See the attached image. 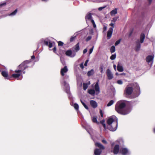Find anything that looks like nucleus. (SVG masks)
<instances>
[{
	"mask_svg": "<svg viewBox=\"0 0 155 155\" xmlns=\"http://www.w3.org/2000/svg\"><path fill=\"white\" fill-rule=\"evenodd\" d=\"M148 1L149 2V4H150L152 2V0H148Z\"/></svg>",
	"mask_w": 155,
	"mask_h": 155,
	"instance_id": "obj_57",
	"label": "nucleus"
},
{
	"mask_svg": "<svg viewBox=\"0 0 155 155\" xmlns=\"http://www.w3.org/2000/svg\"><path fill=\"white\" fill-rule=\"evenodd\" d=\"M120 152L122 155H129L130 154V151L126 148H121L120 149Z\"/></svg>",
	"mask_w": 155,
	"mask_h": 155,
	"instance_id": "obj_10",
	"label": "nucleus"
},
{
	"mask_svg": "<svg viewBox=\"0 0 155 155\" xmlns=\"http://www.w3.org/2000/svg\"><path fill=\"white\" fill-rule=\"evenodd\" d=\"M117 13V8H115V9L112 10L110 12V14L111 15L113 16L115 15Z\"/></svg>",
	"mask_w": 155,
	"mask_h": 155,
	"instance_id": "obj_25",
	"label": "nucleus"
},
{
	"mask_svg": "<svg viewBox=\"0 0 155 155\" xmlns=\"http://www.w3.org/2000/svg\"><path fill=\"white\" fill-rule=\"evenodd\" d=\"M117 69L119 72H122L124 71V69L122 66L120 65V63L118 62L117 66Z\"/></svg>",
	"mask_w": 155,
	"mask_h": 155,
	"instance_id": "obj_15",
	"label": "nucleus"
},
{
	"mask_svg": "<svg viewBox=\"0 0 155 155\" xmlns=\"http://www.w3.org/2000/svg\"><path fill=\"white\" fill-rule=\"evenodd\" d=\"M87 51V49H85L83 51V53L84 54L86 53Z\"/></svg>",
	"mask_w": 155,
	"mask_h": 155,
	"instance_id": "obj_49",
	"label": "nucleus"
},
{
	"mask_svg": "<svg viewBox=\"0 0 155 155\" xmlns=\"http://www.w3.org/2000/svg\"><path fill=\"white\" fill-rule=\"evenodd\" d=\"M60 60L62 64L64 65L65 64V61H64V60L62 61V58H60Z\"/></svg>",
	"mask_w": 155,
	"mask_h": 155,
	"instance_id": "obj_53",
	"label": "nucleus"
},
{
	"mask_svg": "<svg viewBox=\"0 0 155 155\" xmlns=\"http://www.w3.org/2000/svg\"><path fill=\"white\" fill-rule=\"evenodd\" d=\"M120 39H119L115 43V46H117L119 44H120Z\"/></svg>",
	"mask_w": 155,
	"mask_h": 155,
	"instance_id": "obj_36",
	"label": "nucleus"
},
{
	"mask_svg": "<svg viewBox=\"0 0 155 155\" xmlns=\"http://www.w3.org/2000/svg\"><path fill=\"white\" fill-rule=\"evenodd\" d=\"M118 18L117 17H115L112 20V21L114 22H115L117 20Z\"/></svg>",
	"mask_w": 155,
	"mask_h": 155,
	"instance_id": "obj_38",
	"label": "nucleus"
},
{
	"mask_svg": "<svg viewBox=\"0 0 155 155\" xmlns=\"http://www.w3.org/2000/svg\"><path fill=\"white\" fill-rule=\"evenodd\" d=\"M114 24L113 23H111L109 24V26H112V27H111V28H114Z\"/></svg>",
	"mask_w": 155,
	"mask_h": 155,
	"instance_id": "obj_50",
	"label": "nucleus"
},
{
	"mask_svg": "<svg viewBox=\"0 0 155 155\" xmlns=\"http://www.w3.org/2000/svg\"><path fill=\"white\" fill-rule=\"evenodd\" d=\"M116 54H113L110 56V59L111 60H114L116 58Z\"/></svg>",
	"mask_w": 155,
	"mask_h": 155,
	"instance_id": "obj_34",
	"label": "nucleus"
},
{
	"mask_svg": "<svg viewBox=\"0 0 155 155\" xmlns=\"http://www.w3.org/2000/svg\"><path fill=\"white\" fill-rule=\"evenodd\" d=\"M76 35H75V33H74V36H72L70 38V41L71 42L75 40L76 37Z\"/></svg>",
	"mask_w": 155,
	"mask_h": 155,
	"instance_id": "obj_29",
	"label": "nucleus"
},
{
	"mask_svg": "<svg viewBox=\"0 0 155 155\" xmlns=\"http://www.w3.org/2000/svg\"><path fill=\"white\" fill-rule=\"evenodd\" d=\"M31 60H26L24 61L18 67V70H15V73L12 74L13 78H19L22 74L23 70L28 67L32 66L34 64L30 65Z\"/></svg>",
	"mask_w": 155,
	"mask_h": 155,
	"instance_id": "obj_3",
	"label": "nucleus"
},
{
	"mask_svg": "<svg viewBox=\"0 0 155 155\" xmlns=\"http://www.w3.org/2000/svg\"><path fill=\"white\" fill-rule=\"evenodd\" d=\"M102 143L104 144H107V141L104 139L102 140Z\"/></svg>",
	"mask_w": 155,
	"mask_h": 155,
	"instance_id": "obj_47",
	"label": "nucleus"
},
{
	"mask_svg": "<svg viewBox=\"0 0 155 155\" xmlns=\"http://www.w3.org/2000/svg\"><path fill=\"white\" fill-rule=\"evenodd\" d=\"M61 85L64 86V90L68 94L69 98L71 99L72 98V96L70 92V88L69 84L67 82L65 78H63L61 80Z\"/></svg>",
	"mask_w": 155,
	"mask_h": 155,
	"instance_id": "obj_6",
	"label": "nucleus"
},
{
	"mask_svg": "<svg viewBox=\"0 0 155 155\" xmlns=\"http://www.w3.org/2000/svg\"><path fill=\"white\" fill-rule=\"evenodd\" d=\"M94 89L95 92H96V94H99L100 92V88L99 86V81H97L96 83L94 85Z\"/></svg>",
	"mask_w": 155,
	"mask_h": 155,
	"instance_id": "obj_13",
	"label": "nucleus"
},
{
	"mask_svg": "<svg viewBox=\"0 0 155 155\" xmlns=\"http://www.w3.org/2000/svg\"><path fill=\"white\" fill-rule=\"evenodd\" d=\"M68 71L67 67L66 66H65L64 68L62 69L61 70V74L62 75L64 76V73H66Z\"/></svg>",
	"mask_w": 155,
	"mask_h": 155,
	"instance_id": "obj_22",
	"label": "nucleus"
},
{
	"mask_svg": "<svg viewBox=\"0 0 155 155\" xmlns=\"http://www.w3.org/2000/svg\"><path fill=\"white\" fill-rule=\"evenodd\" d=\"M43 42L45 45L47 46H48L49 48H51L52 47V43L49 39L48 38H46L45 39L42 38L38 42L37 49H38L39 48V45L41 44Z\"/></svg>",
	"mask_w": 155,
	"mask_h": 155,
	"instance_id": "obj_7",
	"label": "nucleus"
},
{
	"mask_svg": "<svg viewBox=\"0 0 155 155\" xmlns=\"http://www.w3.org/2000/svg\"><path fill=\"white\" fill-rule=\"evenodd\" d=\"M145 37V36L144 34L143 33H141L140 35V42L141 43H142L143 42Z\"/></svg>",
	"mask_w": 155,
	"mask_h": 155,
	"instance_id": "obj_21",
	"label": "nucleus"
},
{
	"mask_svg": "<svg viewBox=\"0 0 155 155\" xmlns=\"http://www.w3.org/2000/svg\"><path fill=\"white\" fill-rule=\"evenodd\" d=\"M90 84L89 81H87V82L84 83L83 84V88L84 90H86L88 87V86Z\"/></svg>",
	"mask_w": 155,
	"mask_h": 155,
	"instance_id": "obj_18",
	"label": "nucleus"
},
{
	"mask_svg": "<svg viewBox=\"0 0 155 155\" xmlns=\"http://www.w3.org/2000/svg\"><path fill=\"white\" fill-rule=\"evenodd\" d=\"M153 132L155 133V128L153 129Z\"/></svg>",
	"mask_w": 155,
	"mask_h": 155,
	"instance_id": "obj_62",
	"label": "nucleus"
},
{
	"mask_svg": "<svg viewBox=\"0 0 155 155\" xmlns=\"http://www.w3.org/2000/svg\"><path fill=\"white\" fill-rule=\"evenodd\" d=\"M115 51V47L113 45L110 48V51L111 53H114Z\"/></svg>",
	"mask_w": 155,
	"mask_h": 155,
	"instance_id": "obj_30",
	"label": "nucleus"
},
{
	"mask_svg": "<svg viewBox=\"0 0 155 155\" xmlns=\"http://www.w3.org/2000/svg\"><path fill=\"white\" fill-rule=\"evenodd\" d=\"M94 73V70L93 69H92L90 71L88 72L87 73V75L89 77L92 75H93Z\"/></svg>",
	"mask_w": 155,
	"mask_h": 155,
	"instance_id": "obj_27",
	"label": "nucleus"
},
{
	"mask_svg": "<svg viewBox=\"0 0 155 155\" xmlns=\"http://www.w3.org/2000/svg\"><path fill=\"white\" fill-rule=\"evenodd\" d=\"M120 74L121 75H123V74H125L124 73H122V74Z\"/></svg>",
	"mask_w": 155,
	"mask_h": 155,
	"instance_id": "obj_64",
	"label": "nucleus"
},
{
	"mask_svg": "<svg viewBox=\"0 0 155 155\" xmlns=\"http://www.w3.org/2000/svg\"><path fill=\"white\" fill-rule=\"evenodd\" d=\"M81 101L82 105H83L85 108L87 109L88 110V108L87 106L85 104V103L81 100Z\"/></svg>",
	"mask_w": 155,
	"mask_h": 155,
	"instance_id": "obj_32",
	"label": "nucleus"
},
{
	"mask_svg": "<svg viewBox=\"0 0 155 155\" xmlns=\"http://www.w3.org/2000/svg\"><path fill=\"white\" fill-rule=\"evenodd\" d=\"M136 46L135 48V50L136 51H139L141 47V44L139 40L136 41Z\"/></svg>",
	"mask_w": 155,
	"mask_h": 155,
	"instance_id": "obj_17",
	"label": "nucleus"
},
{
	"mask_svg": "<svg viewBox=\"0 0 155 155\" xmlns=\"http://www.w3.org/2000/svg\"><path fill=\"white\" fill-rule=\"evenodd\" d=\"M93 26L94 28H96V26L95 24L93 25Z\"/></svg>",
	"mask_w": 155,
	"mask_h": 155,
	"instance_id": "obj_59",
	"label": "nucleus"
},
{
	"mask_svg": "<svg viewBox=\"0 0 155 155\" xmlns=\"http://www.w3.org/2000/svg\"><path fill=\"white\" fill-rule=\"evenodd\" d=\"M42 1H44V2H46L48 0H42Z\"/></svg>",
	"mask_w": 155,
	"mask_h": 155,
	"instance_id": "obj_61",
	"label": "nucleus"
},
{
	"mask_svg": "<svg viewBox=\"0 0 155 155\" xmlns=\"http://www.w3.org/2000/svg\"><path fill=\"white\" fill-rule=\"evenodd\" d=\"M100 114H101V117H103V112H102V110H101V109L100 110Z\"/></svg>",
	"mask_w": 155,
	"mask_h": 155,
	"instance_id": "obj_44",
	"label": "nucleus"
},
{
	"mask_svg": "<svg viewBox=\"0 0 155 155\" xmlns=\"http://www.w3.org/2000/svg\"><path fill=\"white\" fill-rule=\"evenodd\" d=\"M113 30V28L110 27L109 28L107 34V38L108 39H109L111 38Z\"/></svg>",
	"mask_w": 155,
	"mask_h": 155,
	"instance_id": "obj_12",
	"label": "nucleus"
},
{
	"mask_svg": "<svg viewBox=\"0 0 155 155\" xmlns=\"http://www.w3.org/2000/svg\"><path fill=\"white\" fill-rule=\"evenodd\" d=\"M6 4V2H4L0 4V8L2 7L3 6L5 5Z\"/></svg>",
	"mask_w": 155,
	"mask_h": 155,
	"instance_id": "obj_41",
	"label": "nucleus"
},
{
	"mask_svg": "<svg viewBox=\"0 0 155 155\" xmlns=\"http://www.w3.org/2000/svg\"><path fill=\"white\" fill-rule=\"evenodd\" d=\"M95 91L93 89H90L88 90V93L92 95H94L95 93Z\"/></svg>",
	"mask_w": 155,
	"mask_h": 155,
	"instance_id": "obj_24",
	"label": "nucleus"
},
{
	"mask_svg": "<svg viewBox=\"0 0 155 155\" xmlns=\"http://www.w3.org/2000/svg\"><path fill=\"white\" fill-rule=\"evenodd\" d=\"M35 58V57L34 55H33L31 57V59H34Z\"/></svg>",
	"mask_w": 155,
	"mask_h": 155,
	"instance_id": "obj_56",
	"label": "nucleus"
},
{
	"mask_svg": "<svg viewBox=\"0 0 155 155\" xmlns=\"http://www.w3.org/2000/svg\"><path fill=\"white\" fill-rule=\"evenodd\" d=\"M92 120L94 123H97V117L96 116H94L92 117Z\"/></svg>",
	"mask_w": 155,
	"mask_h": 155,
	"instance_id": "obj_31",
	"label": "nucleus"
},
{
	"mask_svg": "<svg viewBox=\"0 0 155 155\" xmlns=\"http://www.w3.org/2000/svg\"><path fill=\"white\" fill-rule=\"evenodd\" d=\"M113 67H114V69L115 70H116V65H115V64H114Z\"/></svg>",
	"mask_w": 155,
	"mask_h": 155,
	"instance_id": "obj_58",
	"label": "nucleus"
},
{
	"mask_svg": "<svg viewBox=\"0 0 155 155\" xmlns=\"http://www.w3.org/2000/svg\"><path fill=\"white\" fill-rule=\"evenodd\" d=\"M95 145L100 149H96L94 151V154L95 155H100L102 152V150H104L105 147L101 144L97 142L95 143Z\"/></svg>",
	"mask_w": 155,
	"mask_h": 155,
	"instance_id": "obj_8",
	"label": "nucleus"
},
{
	"mask_svg": "<svg viewBox=\"0 0 155 155\" xmlns=\"http://www.w3.org/2000/svg\"><path fill=\"white\" fill-rule=\"evenodd\" d=\"M85 129L90 134V133L89 130H88L86 128H85Z\"/></svg>",
	"mask_w": 155,
	"mask_h": 155,
	"instance_id": "obj_60",
	"label": "nucleus"
},
{
	"mask_svg": "<svg viewBox=\"0 0 155 155\" xmlns=\"http://www.w3.org/2000/svg\"><path fill=\"white\" fill-rule=\"evenodd\" d=\"M117 83L119 84H123V82L121 80H119L117 81Z\"/></svg>",
	"mask_w": 155,
	"mask_h": 155,
	"instance_id": "obj_40",
	"label": "nucleus"
},
{
	"mask_svg": "<svg viewBox=\"0 0 155 155\" xmlns=\"http://www.w3.org/2000/svg\"><path fill=\"white\" fill-rule=\"evenodd\" d=\"M63 43L61 41H59L58 42V45L59 46H62L63 45Z\"/></svg>",
	"mask_w": 155,
	"mask_h": 155,
	"instance_id": "obj_43",
	"label": "nucleus"
},
{
	"mask_svg": "<svg viewBox=\"0 0 155 155\" xmlns=\"http://www.w3.org/2000/svg\"><path fill=\"white\" fill-rule=\"evenodd\" d=\"M154 56V55H148L146 58V61L150 67L152 66Z\"/></svg>",
	"mask_w": 155,
	"mask_h": 155,
	"instance_id": "obj_9",
	"label": "nucleus"
},
{
	"mask_svg": "<svg viewBox=\"0 0 155 155\" xmlns=\"http://www.w3.org/2000/svg\"><path fill=\"white\" fill-rule=\"evenodd\" d=\"M74 107L76 110H78L79 109V106L77 103H75L74 104Z\"/></svg>",
	"mask_w": 155,
	"mask_h": 155,
	"instance_id": "obj_35",
	"label": "nucleus"
},
{
	"mask_svg": "<svg viewBox=\"0 0 155 155\" xmlns=\"http://www.w3.org/2000/svg\"><path fill=\"white\" fill-rule=\"evenodd\" d=\"M17 78V80H21V79H20V78Z\"/></svg>",
	"mask_w": 155,
	"mask_h": 155,
	"instance_id": "obj_63",
	"label": "nucleus"
},
{
	"mask_svg": "<svg viewBox=\"0 0 155 155\" xmlns=\"http://www.w3.org/2000/svg\"><path fill=\"white\" fill-rule=\"evenodd\" d=\"M17 12V9H16L13 12H12L11 13L7 15H6L5 16H6L7 15L12 16H14L16 15Z\"/></svg>",
	"mask_w": 155,
	"mask_h": 155,
	"instance_id": "obj_26",
	"label": "nucleus"
},
{
	"mask_svg": "<svg viewBox=\"0 0 155 155\" xmlns=\"http://www.w3.org/2000/svg\"><path fill=\"white\" fill-rule=\"evenodd\" d=\"M56 47H54V48H53V51L54 52H55L56 51Z\"/></svg>",
	"mask_w": 155,
	"mask_h": 155,
	"instance_id": "obj_54",
	"label": "nucleus"
},
{
	"mask_svg": "<svg viewBox=\"0 0 155 155\" xmlns=\"http://www.w3.org/2000/svg\"><path fill=\"white\" fill-rule=\"evenodd\" d=\"M126 104L124 101L122 100L118 101L115 106V110L118 113L121 114L125 115L130 113L131 110V107H127L126 106Z\"/></svg>",
	"mask_w": 155,
	"mask_h": 155,
	"instance_id": "obj_1",
	"label": "nucleus"
},
{
	"mask_svg": "<svg viewBox=\"0 0 155 155\" xmlns=\"http://www.w3.org/2000/svg\"><path fill=\"white\" fill-rule=\"evenodd\" d=\"M94 46H93L92 48L90 49L89 51V54H91L92 53L93 50L94 49Z\"/></svg>",
	"mask_w": 155,
	"mask_h": 155,
	"instance_id": "obj_39",
	"label": "nucleus"
},
{
	"mask_svg": "<svg viewBox=\"0 0 155 155\" xmlns=\"http://www.w3.org/2000/svg\"><path fill=\"white\" fill-rule=\"evenodd\" d=\"M85 19L86 20L87 19H88V20L91 21V19H92L91 14V13L87 14L85 16Z\"/></svg>",
	"mask_w": 155,
	"mask_h": 155,
	"instance_id": "obj_23",
	"label": "nucleus"
},
{
	"mask_svg": "<svg viewBox=\"0 0 155 155\" xmlns=\"http://www.w3.org/2000/svg\"><path fill=\"white\" fill-rule=\"evenodd\" d=\"M88 60H87L85 62V63L84 64V65L85 66H87V63H88Z\"/></svg>",
	"mask_w": 155,
	"mask_h": 155,
	"instance_id": "obj_48",
	"label": "nucleus"
},
{
	"mask_svg": "<svg viewBox=\"0 0 155 155\" xmlns=\"http://www.w3.org/2000/svg\"><path fill=\"white\" fill-rule=\"evenodd\" d=\"M1 72L2 75L4 78H8V73L7 70L5 71H0Z\"/></svg>",
	"mask_w": 155,
	"mask_h": 155,
	"instance_id": "obj_19",
	"label": "nucleus"
},
{
	"mask_svg": "<svg viewBox=\"0 0 155 155\" xmlns=\"http://www.w3.org/2000/svg\"><path fill=\"white\" fill-rule=\"evenodd\" d=\"M91 23H92L93 25H94L95 24L94 21L93 19H91Z\"/></svg>",
	"mask_w": 155,
	"mask_h": 155,
	"instance_id": "obj_52",
	"label": "nucleus"
},
{
	"mask_svg": "<svg viewBox=\"0 0 155 155\" xmlns=\"http://www.w3.org/2000/svg\"><path fill=\"white\" fill-rule=\"evenodd\" d=\"M80 67L82 69H83L84 68V66L83 65V63H81L80 65Z\"/></svg>",
	"mask_w": 155,
	"mask_h": 155,
	"instance_id": "obj_42",
	"label": "nucleus"
},
{
	"mask_svg": "<svg viewBox=\"0 0 155 155\" xmlns=\"http://www.w3.org/2000/svg\"><path fill=\"white\" fill-rule=\"evenodd\" d=\"M124 143V141L121 138L118 139L115 142H111V152H113L115 155L117 154L120 150L119 145H123Z\"/></svg>",
	"mask_w": 155,
	"mask_h": 155,
	"instance_id": "obj_5",
	"label": "nucleus"
},
{
	"mask_svg": "<svg viewBox=\"0 0 155 155\" xmlns=\"http://www.w3.org/2000/svg\"><path fill=\"white\" fill-rule=\"evenodd\" d=\"M117 117L115 116H112L109 118L107 120V127L109 130L114 131L117 129Z\"/></svg>",
	"mask_w": 155,
	"mask_h": 155,
	"instance_id": "obj_4",
	"label": "nucleus"
},
{
	"mask_svg": "<svg viewBox=\"0 0 155 155\" xmlns=\"http://www.w3.org/2000/svg\"><path fill=\"white\" fill-rule=\"evenodd\" d=\"M90 104L91 106L93 108H96L97 106V103L94 101V100H91L90 101Z\"/></svg>",
	"mask_w": 155,
	"mask_h": 155,
	"instance_id": "obj_16",
	"label": "nucleus"
},
{
	"mask_svg": "<svg viewBox=\"0 0 155 155\" xmlns=\"http://www.w3.org/2000/svg\"><path fill=\"white\" fill-rule=\"evenodd\" d=\"M91 38H92V37L91 36H88L87 38H86V41H89L91 39Z\"/></svg>",
	"mask_w": 155,
	"mask_h": 155,
	"instance_id": "obj_37",
	"label": "nucleus"
},
{
	"mask_svg": "<svg viewBox=\"0 0 155 155\" xmlns=\"http://www.w3.org/2000/svg\"><path fill=\"white\" fill-rule=\"evenodd\" d=\"M107 27L106 26H104L103 28V30H104V31H105L106 29H107Z\"/></svg>",
	"mask_w": 155,
	"mask_h": 155,
	"instance_id": "obj_55",
	"label": "nucleus"
},
{
	"mask_svg": "<svg viewBox=\"0 0 155 155\" xmlns=\"http://www.w3.org/2000/svg\"><path fill=\"white\" fill-rule=\"evenodd\" d=\"M105 7H106V6H105L104 7H99L98 8V10L99 11H101V10H102Z\"/></svg>",
	"mask_w": 155,
	"mask_h": 155,
	"instance_id": "obj_46",
	"label": "nucleus"
},
{
	"mask_svg": "<svg viewBox=\"0 0 155 155\" xmlns=\"http://www.w3.org/2000/svg\"><path fill=\"white\" fill-rule=\"evenodd\" d=\"M91 23H92L93 25H94L95 24L94 21L93 19H91Z\"/></svg>",
	"mask_w": 155,
	"mask_h": 155,
	"instance_id": "obj_51",
	"label": "nucleus"
},
{
	"mask_svg": "<svg viewBox=\"0 0 155 155\" xmlns=\"http://www.w3.org/2000/svg\"><path fill=\"white\" fill-rule=\"evenodd\" d=\"M100 123L103 126L104 130H106L107 129V128L106 127V125L105 124L104 120H101L100 121Z\"/></svg>",
	"mask_w": 155,
	"mask_h": 155,
	"instance_id": "obj_28",
	"label": "nucleus"
},
{
	"mask_svg": "<svg viewBox=\"0 0 155 155\" xmlns=\"http://www.w3.org/2000/svg\"><path fill=\"white\" fill-rule=\"evenodd\" d=\"M73 48L74 49L73 51L75 53L78 52L80 50V46L79 43H77L74 46Z\"/></svg>",
	"mask_w": 155,
	"mask_h": 155,
	"instance_id": "obj_14",
	"label": "nucleus"
},
{
	"mask_svg": "<svg viewBox=\"0 0 155 155\" xmlns=\"http://www.w3.org/2000/svg\"><path fill=\"white\" fill-rule=\"evenodd\" d=\"M131 85L133 86L134 90L132 87H129L128 85L126 88L125 91L127 95H130L133 91L134 97H138L140 94V87L138 84L134 82L131 84Z\"/></svg>",
	"mask_w": 155,
	"mask_h": 155,
	"instance_id": "obj_2",
	"label": "nucleus"
},
{
	"mask_svg": "<svg viewBox=\"0 0 155 155\" xmlns=\"http://www.w3.org/2000/svg\"><path fill=\"white\" fill-rule=\"evenodd\" d=\"M65 54L67 56L69 57L73 58L75 56L76 54L73 51L72 52L71 50H68L66 51Z\"/></svg>",
	"mask_w": 155,
	"mask_h": 155,
	"instance_id": "obj_11",
	"label": "nucleus"
},
{
	"mask_svg": "<svg viewBox=\"0 0 155 155\" xmlns=\"http://www.w3.org/2000/svg\"><path fill=\"white\" fill-rule=\"evenodd\" d=\"M106 74L107 78H113V74L110 69H107Z\"/></svg>",
	"mask_w": 155,
	"mask_h": 155,
	"instance_id": "obj_20",
	"label": "nucleus"
},
{
	"mask_svg": "<svg viewBox=\"0 0 155 155\" xmlns=\"http://www.w3.org/2000/svg\"><path fill=\"white\" fill-rule=\"evenodd\" d=\"M100 69L101 70V73H103V66H101L100 67Z\"/></svg>",
	"mask_w": 155,
	"mask_h": 155,
	"instance_id": "obj_45",
	"label": "nucleus"
},
{
	"mask_svg": "<svg viewBox=\"0 0 155 155\" xmlns=\"http://www.w3.org/2000/svg\"><path fill=\"white\" fill-rule=\"evenodd\" d=\"M114 101L113 100L110 101L107 104V106L109 107L112 105L114 103Z\"/></svg>",
	"mask_w": 155,
	"mask_h": 155,
	"instance_id": "obj_33",
	"label": "nucleus"
}]
</instances>
